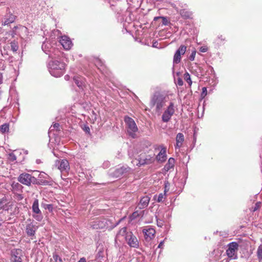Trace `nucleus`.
<instances>
[{
	"mask_svg": "<svg viewBox=\"0 0 262 262\" xmlns=\"http://www.w3.org/2000/svg\"><path fill=\"white\" fill-rule=\"evenodd\" d=\"M65 63L59 60H50L48 63L50 73L55 77L63 75L65 72Z\"/></svg>",
	"mask_w": 262,
	"mask_h": 262,
	"instance_id": "obj_1",
	"label": "nucleus"
},
{
	"mask_svg": "<svg viewBox=\"0 0 262 262\" xmlns=\"http://www.w3.org/2000/svg\"><path fill=\"white\" fill-rule=\"evenodd\" d=\"M167 97L160 92H155L151 98L150 106L151 108L155 107L157 112L161 111L163 106L165 105L167 102Z\"/></svg>",
	"mask_w": 262,
	"mask_h": 262,
	"instance_id": "obj_2",
	"label": "nucleus"
},
{
	"mask_svg": "<svg viewBox=\"0 0 262 262\" xmlns=\"http://www.w3.org/2000/svg\"><path fill=\"white\" fill-rule=\"evenodd\" d=\"M124 121L126 124V130L127 134L133 138L136 137V133L138 130V127L133 119L129 116H125Z\"/></svg>",
	"mask_w": 262,
	"mask_h": 262,
	"instance_id": "obj_3",
	"label": "nucleus"
},
{
	"mask_svg": "<svg viewBox=\"0 0 262 262\" xmlns=\"http://www.w3.org/2000/svg\"><path fill=\"white\" fill-rule=\"evenodd\" d=\"M144 234V242L146 246H148L150 242L155 237L156 231L154 228L146 227L142 230Z\"/></svg>",
	"mask_w": 262,
	"mask_h": 262,
	"instance_id": "obj_4",
	"label": "nucleus"
},
{
	"mask_svg": "<svg viewBox=\"0 0 262 262\" xmlns=\"http://www.w3.org/2000/svg\"><path fill=\"white\" fill-rule=\"evenodd\" d=\"M32 210L33 212V217L38 222H40L43 219V215L39 208L38 200L36 199L34 200L32 206Z\"/></svg>",
	"mask_w": 262,
	"mask_h": 262,
	"instance_id": "obj_5",
	"label": "nucleus"
},
{
	"mask_svg": "<svg viewBox=\"0 0 262 262\" xmlns=\"http://www.w3.org/2000/svg\"><path fill=\"white\" fill-rule=\"evenodd\" d=\"M238 245L237 243L234 242H231L228 244V248L226 252L228 257L233 259L237 258L236 252L238 250Z\"/></svg>",
	"mask_w": 262,
	"mask_h": 262,
	"instance_id": "obj_6",
	"label": "nucleus"
},
{
	"mask_svg": "<svg viewBox=\"0 0 262 262\" xmlns=\"http://www.w3.org/2000/svg\"><path fill=\"white\" fill-rule=\"evenodd\" d=\"M131 170V168L128 166H121L116 169L113 172L111 173V175L115 178H119L123 176L128 173Z\"/></svg>",
	"mask_w": 262,
	"mask_h": 262,
	"instance_id": "obj_7",
	"label": "nucleus"
},
{
	"mask_svg": "<svg viewBox=\"0 0 262 262\" xmlns=\"http://www.w3.org/2000/svg\"><path fill=\"white\" fill-rule=\"evenodd\" d=\"M34 179V177L27 173H23L20 174L18 177V181L20 183L27 185L30 186L31 183H33V179Z\"/></svg>",
	"mask_w": 262,
	"mask_h": 262,
	"instance_id": "obj_8",
	"label": "nucleus"
},
{
	"mask_svg": "<svg viewBox=\"0 0 262 262\" xmlns=\"http://www.w3.org/2000/svg\"><path fill=\"white\" fill-rule=\"evenodd\" d=\"M138 163L137 164V165L141 166L151 164L154 162V160L150 155L140 154L138 157Z\"/></svg>",
	"mask_w": 262,
	"mask_h": 262,
	"instance_id": "obj_9",
	"label": "nucleus"
},
{
	"mask_svg": "<svg viewBox=\"0 0 262 262\" xmlns=\"http://www.w3.org/2000/svg\"><path fill=\"white\" fill-rule=\"evenodd\" d=\"M186 46L185 45H181L179 48L176 51L173 62V63L178 64L180 62L181 59V55H184L186 51Z\"/></svg>",
	"mask_w": 262,
	"mask_h": 262,
	"instance_id": "obj_10",
	"label": "nucleus"
},
{
	"mask_svg": "<svg viewBox=\"0 0 262 262\" xmlns=\"http://www.w3.org/2000/svg\"><path fill=\"white\" fill-rule=\"evenodd\" d=\"M125 238L128 245L130 247L136 248L139 247V242L137 237L133 234L132 232L127 233L126 235Z\"/></svg>",
	"mask_w": 262,
	"mask_h": 262,
	"instance_id": "obj_11",
	"label": "nucleus"
},
{
	"mask_svg": "<svg viewBox=\"0 0 262 262\" xmlns=\"http://www.w3.org/2000/svg\"><path fill=\"white\" fill-rule=\"evenodd\" d=\"M23 251L20 249H14L11 251V260L12 262H21Z\"/></svg>",
	"mask_w": 262,
	"mask_h": 262,
	"instance_id": "obj_12",
	"label": "nucleus"
},
{
	"mask_svg": "<svg viewBox=\"0 0 262 262\" xmlns=\"http://www.w3.org/2000/svg\"><path fill=\"white\" fill-rule=\"evenodd\" d=\"M109 221L105 219L94 221L92 223L91 226L94 229H104L108 227L107 222Z\"/></svg>",
	"mask_w": 262,
	"mask_h": 262,
	"instance_id": "obj_13",
	"label": "nucleus"
},
{
	"mask_svg": "<svg viewBox=\"0 0 262 262\" xmlns=\"http://www.w3.org/2000/svg\"><path fill=\"white\" fill-rule=\"evenodd\" d=\"M49 57L51 59V60H60V58L62 56V53L56 48H52L51 50L49 51Z\"/></svg>",
	"mask_w": 262,
	"mask_h": 262,
	"instance_id": "obj_14",
	"label": "nucleus"
},
{
	"mask_svg": "<svg viewBox=\"0 0 262 262\" xmlns=\"http://www.w3.org/2000/svg\"><path fill=\"white\" fill-rule=\"evenodd\" d=\"M60 43L63 48L67 50H70L72 46V43L71 39L69 37L65 35L61 37Z\"/></svg>",
	"mask_w": 262,
	"mask_h": 262,
	"instance_id": "obj_15",
	"label": "nucleus"
},
{
	"mask_svg": "<svg viewBox=\"0 0 262 262\" xmlns=\"http://www.w3.org/2000/svg\"><path fill=\"white\" fill-rule=\"evenodd\" d=\"M58 168L61 172H67L69 169V163L68 160L66 159L61 160V161H57L56 164L57 165Z\"/></svg>",
	"mask_w": 262,
	"mask_h": 262,
	"instance_id": "obj_16",
	"label": "nucleus"
},
{
	"mask_svg": "<svg viewBox=\"0 0 262 262\" xmlns=\"http://www.w3.org/2000/svg\"><path fill=\"white\" fill-rule=\"evenodd\" d=\"M150 200V198L147 195L142 197L138 204L137 207H138L139 209H142L146 208L149 204Z\"/></svg>",
	"mask_w": 262,
	"mask_h": 262,
	"instance_id": "obj_17",
	"label": "nucleus"
},
{
	"mask_svg": "<svg viewBox=\"0 0 262 262\" xmlns=\"http://www.w3.org/2000/svg\"><path fill=\"white\" fill-rule=\"evenodd\" d=\"M37 229V226H36L32 223H30L27 225L26 228V232L28 236L33 237L35 235Z\"/></svg>",
	"mask_w": 262,
	"mask_h": 262,
	"instance_id": "obj_18",
	"label": "nucleus"
},
{
	"mask_svg": "<svg viewBox=\"0 0 262 262\" xmlns=\"http://www.w3.org/2000/svg\"><path fill=\"white\" fill-rule=\"evenodd\" d=\"M184 141V135L181 133H178L176 136V144L175 145V148H180L182 146L183 143Z\"/></svg>",
	"mask_w": 262,
	"mask_h": 262,
	"instance_id": "obj_19",
	"label": "nucleus"
},
{
	"mask_svg": "<svg viewBox=\"0 0 262 262\" xmlns=\"http://www.w3.org/2000/svg\"><path fill=\"white\" fill-rule=\"evenodd\" d=\"M15 16L13 14H10L7 16H5L4 20L2 21V25L6 26L8 25L14 21Z\"/></svg>",
	"mask_w": 262,
	"mask_h": 262,
	"instance_id": "obj_20",
	"label": "nucleus"
},
{
	"mask_svg": "<svg viewBox=\"0 0 262 262\" xmlns=\"http://www.w3.org/2000/svg\"><path fill=\"white\" fill-rule=\"evenodd\" d=\"M157 159L158 161H160L162 162H164L166 160V148L163 147L160 152L157 156Z\"/></svg>",
	"mask_w": 262,
	"mask_h": 262,
	"instance_id": "obj_21",
	"label": "nucleus"
},
{
	"mask_svg": "<svg viewBox=\"0 0 262 262\" xmlns=\"http://www.w3.org/2000/svg\"><path fill=\"white\" fill-rule=\"evenodd\" d=\"M73 80L78 87L81 89H83L84 83L82 77L78 76H74L73 77Z\"/></svg>",
	"mask_w": 262,
	"mask_h": 262,
	"instance_id": "obj_22",
	"label": "nucleus"
},
{
	"mask_svg": "<svg viewBox=\"0 0 262 262\" xmlns=\"http://www.w3.org/2000/svg\"><path fill=\"white\" fill-rule=\"evenodd\" d=\"M179 13L181 17L184 19L190 18L192 15V13L185 9L180 10Z\"/></svg>",
	"mask_w": 262,
	"mask_h": 262,
	"instance_id": "obj_23",
	"label": "nucleus"
},
{
	"mask_svg": "<svg viewBox=\"0 0 262 262\" xmlns=\"http://www.w3.org/2000/svg\"><path fill=\"white\" fill-rule=\"evenodd\" d=\"M175 160L173 158H170L168 159V162L164 166V169L168 171L171 168H173L174 165Z\"/></svg>",
	"mask_w": 262,
	"mask_h": 262,
	"instance_id": "obj_24",
	"label": "nucleus"
},
{
	"mask_svg": "<svg viewBox=\"0 0 262 262\" xmlns=\"http://www.w3.org/2000/svg\"><path fill=\"white\" fill-rule=\"evenodd\" d=\"M33 184H37V185H49L50 182L47 180L44 179H37L36 178L34 177V179H33Z\"/></svg>",
	"mask_w": 262,
	"mask_h": 262,
	"instance_id": "obj_25",
	"label": "nucleus"
},
{
	"mask_svg": "<svg viewBox=\"0 0 262 262\" xmlns=\"http://www.w3.org/2000/svg\"><path fill=\"white\" fill-rule=\"evenodd\" d=\"M172 116V115L165 110L162 116V120L163 122H168L170 120Z\"/></svg>",
	"mask_w": 262,
	"mask_h": 262,
	"instance_id": "obj_26",
	"label": "nucleus"
},
{
	"mask_svg": "<svg viewBox=\"0 0 262 262\" xmlns=\"http://www.w3.org/2000/svg\"><path fill=\"white\" fill-rule=\"evenodd\" d=\"M42 50L46 54H49V51L51 50V45L48 42H43L41 46Z\"/></svg>",
	"mask_w": 262,
	"mask_h": 262,
	"instance_id": "obj_27",
	"label": "nucleus"
},
{
	"mask_svg": "<svg viewBox=\"0 0 262 262\" xmlns=\"http://www.w3.org/2000/svg\"><path fill=\"white\" fill-rule=\"evenodd\" d=\"M7 202V200L6 197H3L0 200V209H3L6 211H8L9 208H6V205Z\"/></svg>",
	"mask_w": 262,
	"mask_h": 262,
	"instance_id": "obj_28",
	"label": "nucleus"
},
{
	"mask_svg": "<svg viewBox=\"0 0 262 262\" xmlns=\"http://www.w3.org/2000/svg\"><path fill=\"white\" fill-rule=\"evenodd\" d=\"M262 241V239L261 240ZM256 254L259 261L262 260V244H260L257 250Z\"/></svg>",
	"mask_w": 262,
	"mask_h": 262,
	"instance_id": "obj_29",
	"label": "nucleus"
},
{
	"mask_svg": "<svg viewBox=\"0 0 262 262\" xmlns=\"http://www.w3.org/2000/svg\"><path fill=\"white\" fill-rule=\"evenodd\" d=\"M159 18L162 19V25L164 26H168L170 24V21L167 19L166 17L164 16L155 17L154 20H156Z\"/></svg>",
	"mask_w": 262,
	"mask_h": 262,
	"instance_id": "obj_30",
	"label": "nucleus"
},
{
	"mask_svg": "<svg viewBox=\"0 0 262 262\" xmlns=\"http://www.w3.org/2000/svg\"><path fill=\"white\" fill-rule=\"evenodd\" d=\"M9 129V125L8 124L5 123L1 126H0V131L2 133H5L6 132H8Z\"/></svg>",
	"mask_w": 262,
	"mask_h": 262,
	"instance_id": "obj_31",
	"label": "nucleus"
},
{
	"mask_svg": "<svg viewBox=\"0 0 262 262\" xmlns=\"http://www.w3.org/2000/svg\"><path fill=\"white\" fill-rule=\"evenodd\" d=\"M166 111L170 113L171 115H173L174 113V104L173 102H170L166 110Z\"/></svg>",
	"mask_w": 262,
	"mask_h": 262,
	"instance_id": "obj_32",
	"label": "nucleus"
},
{
	"mask_svg": "<svg viewBox=\"0 0 262 262\" xmlns=\"http://www.w3.org/2000/svg\"><path fill=\"white\" fill-rule=\"evenodd\" d=\"M166 111L170 113L171 115H173L174 113V104L173 102H170L166 110Z\"/></svg>",
	"mask_w": 262,
	"mask_h": 262,
	"instance_id": "obj_33",
	"label": "nucleus"
},
{
	"mask_svg": "<svg viewBox=\"0 0 262 262\" xmlns=\"http://www.w3.org/2000/svg\"><path fill=\"white\" fill-rule=\"evenodd\" d=\"M11 49L13 52H16L18 50V46L17 42L15 40L11 41L10 43Z\"/></svg>",
	"mask_w": 262,
	"mask_h": 262,
	"instance_id": "obj_34",
	"label": "nucleus"
},
{
	"mask_svg": "<svg viewBox=\"0 0 262 262\" xmlns=\"http://www.w3.org/2000/svg\"><path fill=\"white\" fill-rule=\"evenodd\" d=\"M184 78L185 80L188 83L189 86H191L192 84V81L190 78V76L188 72H186L184 74Z\"/></svg>",
	"mask_w": 262,
	"mask_h": 262,
	"instance_id": "obj_35",
	"label": "nucleus"
},
{
	"mask_svg": "<svg viewBox=\"0 0 262 262\" xmlns=\"http://www.w3.org/2000/svg\"><path fill=\"white\" fill-rule=\"evenodd\" d=\"M11 187L13 189L19 190L22 187L21 185L18 182H13L11 184Z\"/></svg>",
	"mask_w": 262,
	"mask_h": 262,
	"instance_id": "obj_36",
	"label": "nucleus"
},
{
	"mask_svg": "<svg viewBox=\"0 0 262 262\" xmlns=\"http://www.w3.org/2000/svg\"><path fill=\"white\" fill-rule=\"evenodd\" d=\"M41 206L45 209L48 210L50 212H52L53 210V205L52 204H46L42 203Z\"/></svg>",
	"mask_w": 262,
	"mask_h": 262,
	"instance_id": "obj_37",
	"label": "nucleus"
},
{
	"mask_svg": "<svg viewBox=\"0 0 262 262\" xmlns=\"http://www.w3.org/2000/svg\"><path fill=\"white\" fill-rule=\"evenodd\" d=\"M8 159L12 162H14L17 159V156L12 152L10 153L8 155Z\"/></svg>",
	"mask_w": 262,
	"mask_h": 262,
	"instance_id": "obj_38",
	"label": "nucleus"
},
{
	"mask_svg": "<svg viewBox=\"0 0 262 262\" xmlns=\"http://www.w3.org/2000/svg\"><path fill=\"white\" fill-rule=\"evenodd\" d=\"M56 129V130H59V124L58 123H54L53 125H52L50 128V131L51 132Z\"/></svg>",
	"mask_w": 262,
	"mask_h": 262,
	"instance_id": "obj_39",
	"label": "nucleus"
},
{
	"mask_svg": "<svg viewBox=\"0 0 262 262\" xmlns=\"http://www.w3.org/2000/svg\"><path fill=\"white\" fill-rule=\"evenodd\" d=\"M165 193H161L159 194L158 199L157 200L158 202H162L164 201V199H165Z\"/></svg>",
	"mask_w": 262,
	"mask_h": 262,
	"instance_id": "obj_40",
	"label": "nucleus"
},
{
	"mask_svg": "<svg viewBox=\"0 0 262 262\" xmlns=\"http://www.w3.org/2000/svg\"><path fill=\"white\" fill-rule=\"evenodd\" d=\"M175 83L179 86H182L183 85V81L180 77H178L177 79L174 78Z\"/></svg>",
	"mask_w": 262,
	"mask_h": 262,
	"instance_id": "obj_41",
	"label": "nucleus"
},
{
	"mask_svg": "<svg viewBox=\"0 0 262 262\" xmlns=\"http://www.w3.org/2000/svg\"><path fill=\"white\" fill-rule=\"evenodd\" d=\"M53 258L54 262H62V259L57 254H54Z\"/></svg>",
	"mask_w": 262,
	"mask_h": 262,
	"instance_id": "obj_42",
	"label": "nucleus"
},
{
	"mask_svg": "<svg viewBox=\"0 0 262 262\" xmlns=\"http://www.w3.org/2000/svg\"><path fill=\"white\" fill-rule=\"evenodd\" d=\"M39 179L46 180L49 178V176L45 172H41L38 176Z\"/></svg>",
	"mask_w": 262,
	"mask_h": 262,
	"instance_id": "obj_43",
	"label": "nucleus"
},
{
	"mask_svg": "<svg viewBox=\"0 0 262 262\" xmlns=\"http://www.w3.org/2000/svg\"><path fill=\"white\" fill-rule=\"evenodd\" d=\"M170 184L168 181L164 182V193H166L169 190Z\"/></svg>",
	"mask_w": 262,
	"mask_h": 262,
	"instance_id": "obj_44",
	"label": "nucleus"
},
{
	"mask_svg": "<svg viewBox=\"0 0 262 262\" xmlns=\"http://www.w3.org/2000/svg\"><path fill=\"white\" fill-rule=\"evenodd\" d=\"M126 227H123L119 231L117 236H118L119 234L122 235H124L125 234H126Z\"/></svg>",
	"mask_w": 262,
	"mask_h": 262,
	"instance_id": "obj_45",
	"label": "nucleus"
},
{
	"mask_svg": "<svg viewBox=\"0 0 262 262\" xmlns=\"http://www.w3.org/2000/svg\"><path fill=\"white\" fill-rule=\"evenodd\" d=\"M206 72H207L206 75L209 76V75L214 74V71L213 68L212 67L209 66L208 67V69L207 70Z\"/></svg>",
	"mask_w": 262,
	"mask_h": 262,
	"instance_id": "obj_46",
	"label": "nucleus"
},
{
	"mask_svg": "<svg viewBox=\"0 0 262 262\" xmlns=\"http://www.w3.org/2000/svg\"><path fill=\"white\" fill-rule=\"evenodd\" d=\"M195 54L196 51L195 50H193V51H192L189 57V59L190 61H193L194 60Z\"/></svg>",
	"mask_w": 262,
	"mask_h": 262,
	"instance_id": "obj_47",
	"label": "nucleus"
},
{
	"mask_svg": "<svg viewBox=\"0 0 262 262\" xmlns=\"http://www.w3.org/2000/svg\"><path fill=\"white\" fill-rule=\"evenodd\" d=\"M103 257V252L102 250H99L96 255V259H100Z\"/></svg>",
	"mask_w": 262,
	"mask_h": 262,
	"instance_id": "obj_48",
	"label": "nucleus"
},
{
	"mask_svg": "<svg viewBox=\"0 0 262 262\" xmlns=\"http://www.w3.org/2000/svg\"><path fill=\"white\" fill-rule=\"evenodd\" d=\"M111 165L110 162L108 161H104L103 163L102 164V167L104 168H108Z\"/></svg>",
	"mask_w": 262,
	"mask_h": 262,
	"instance_id": "obj_49",
	"label": "nucleus"
},
{
	"mask_svg": "<svg viewBox=\"0 0 262 262\" xmlns=\"http://www.w3.org/2000/svg\"><path fill=\"white\" fill-rule=\"evenodd\" d=\"M207 94V88L205 87L203 88L202 92L201 93V97H204L205 96H206Z\"/></svg>",
	"mask_w": 262,
	"mask_h": 262,
	"instance_id": "obj_50",
	"label": "nucleus"
},
{
	"mask_svg": "<svg viewBox=\"0 0 262 262\" xmlns=\"http://www.w3.org/2000/svg\"><path fill=\"white\" fill-rule=\"evenodd\" d=\"M261 203L260 202H257L254 206L253 211H255L260 207Z\"/></svg>",
	"mask_w": 262,
	"mask_h": 262,
	"instance_id": "obj_51",
	"label": "nucleus"
},
{
	"mask_svg": "<svg viewBox=\"0 0 262 262\" xmlns=\"http://www.w3.org/2000/svg\"><path fill=\"white\" fill-rule=\"evenodd\" d=\"M157 225L159 227H162V226L163 225V222L162 220H158L157 219Z\"/></svg>",
	"mask_w": 262,
	"mask_h": 262,
	"instance_id": "obj_52",
	"label": "nucleus"
},
{
	"mask_svg": "<svg viewBox=\"0 0 262 262\" xmlns=\"http://www.w3.org/2000/svg\"><path fill=\"white\" fill-rule=\"evenodd\" d=\"M95 64L96 66H102V62L99 59H97L95 61Z\"/></svg>",
	"mask_w": 262,
	"mask_h": 262,
	"instance_id": "obj_53",
	"label": "nucleus"
},
{
	"mask_svg": "<svg viewBox=\"0 0 262 262\" xmlns=\"http://www.w3.org/2000/svg\"><path fill=\"white\" fill-rule=\"evenodd\" d=\"M25 154L26 155H27L28 154V151L27 150H24L23 149L22 150V151H20L19 152V155H21V154Z\"/></svg>",
	"mask_w": 262,
	"mask_h": 262,
	"instance_id": "obj_54",
	"label": "nucleus"
},
{
	"mask_svg": "<svg viewBox=\"0 0 262 262\" xmlns=\"http://www.w3.org/2000/svg\"><path fill=\"white\" fill-rule=\"evenodd\" d=\"M138 215V212H137V211H135V212H134L132 214V217H133V218H134H134L136 217Z\"/></svg>",
	"mask_w": 262,
	"mask_h": 262,
	"instance_id": "obj_55",
	"label": "nucleus"
},
{
	"mask_svg": "<svg viewBox=\"0 0 262 262\" xmlns=\"http://www.w3.org/2000/svg\"><path fill=\"white\" fill-rule=\"evenodd\" d=\"M164 245V241H162L160 243V244L158 245L159 248H162L163 246Z\"/></svg>",
	"mask_w": 262,
	"mask_h": 262,
	"instance_id": "obj_56",
	"label": "nucleus"
},
{
	"mask_svg": "<svg viewBox=\"0 0 262 262\" xmlns=\"http://www.w3.org/2000/svg\"><path fill=\"white\" fill-rule=\"evenodd\" d=\"M200 51L203 53L206 52L207 51V49L204 47H201L200 48Z\"/></svg>",
	"mask_w": 262,
	"mask_h": 262,
	"instance_id": "obj_57",
	"label": "nucleus"
},
{
	"mask_svg": "<svg viewBox=\"0 0 262 262\" xmlns=\"http://www.w3.org/2000/svg\"><path fill=\"white\" fill-rule=\"evenodd\" d=\"M78 262H86V261L84 257H82L79 260Z\"/></svg>",
	"mask_w": 262,
	"mask_h": 262,
	"instance_id": "obj_58",
	"label": "nucleus"
},
{
	"mask_svg": "<svg viewBox=\"0 0 262 262\" xmlns=\"http://www.w3.org/2000/svg\"><path fill=\"white\" fill-rule=\"evenodd\" d=\"M158 45V42L157 41H155L153 43V45L152 46L154 47H157V45Z\"/></svg>",
	"mask_w": 262,
	"mask_h": 262,
	"instance_id": "obj_59",
	"label": "nucleus"
},
{
	"mask_svg": "<svg viewBox=\"0 0 262 262\" xmlns=\"http://www.w3.org/2000/svg\"><path fill=\"white\" fill-rule=\"evenodd\" d=\"M36 163L37 164H39L41 163H42V162H41V160H40V159H37V160H36Z\"/></svg>",
	"mask_w": 262,
	"mask_h": 262,
	"instance_id": "obj_60",
	"label": "nucleus"
},
{
	"mask_svg": "<svg viewBox=\"0 0 262 262\" xmlns=\"http://www.w3.org/2000/svg\"><path fill=\"white\" fill-rule=\"evenodd\" d=\"M121 221V220H120L113 227H115L116 226H117L119 224V223L120 222V221Z\"/></svg>",
	"mask_w": 262,
	"mask_h": 262,
	"instance_id": "obj_61",
	"label": "nucleus"
},
{
	"mask_svg": "<svg viewBox=\"0 0 262 262\" xmlns=\"http://www.w3.org/2000/svg\"><path fill=\"white\" fill-rule=\"evenodd\" d=\"M85 131L87 132H89L90 131V128L89 127H85Z\"/></svg>",
	"mask_w": 262,
	"mask_h": 262,
	"instance_id": "obj_62",
	"label": "nucleus"
},
{
	"mask_svg": "<svg viewBox=\"0 0 262 262\" xmlns=\"http://www.w3.org/2000/svg\"><path fill=\"white\" fill-rule=\"evenodd\" d=\"M18 198L19 200H21L23 198V196L21 194H18Z\"/></svg>",
	"mask_w": 262,
	"mask_h": 262,
	"instance_id": "obj_63",
	"label": "nucleus"
},
{
	"mask_svg": "<svg viewBox=\"0 0 262 262\" xmlns=\"http://www.w3.org/2000/svg\"><path fill=\"white\" fill-rule=\"evenodd\" d=\"M25 159V157H23L22 159H21L20 161H19V162L21 163L22 161H23Z\"/></svg>",
	"mask_w": 262,
	"mask_h": 262,
	"instance_id": "obj_64",
	"label": "nucleus"
}]
</instances>
